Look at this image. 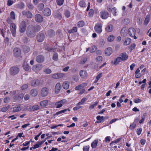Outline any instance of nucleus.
I'll list each match as a JSON object with an SVG mask.
<instances>
[{"label":"nucleus","instance_id":"nucleus-1","mask_svg":"<svg viewBox=\"0 0 151 151\" xmlns=\"http://www.w3.org/2000/svg\"><path fill=\"white\" fill-rule=\"evenodd\" d=\"M26 34L27 36L29 37H34L35 36L36 33L34 30L33 26L29 25L28 27Z\"/></svg>","mask_w":151,"mask_h":151},{"label":"nucleus","instance_id":"nucleus-2","mask_svg":"<svg viewBox=\"0 0 151 151\" xmlns=\"http://www.w3.org/2000/svg\"><path fill=\"white\" fill-rule=\"evenodd\" d=\"M19 31L21 33H23L26 30L27 25L24 20L22 21L19 25Z\"/></svg>","mask_w":151,"mask_h":151},{"label":"nucleus","instance_id":"nucleus-3","mask_svg":"<svg viewBox=\"0 0 151 151\" xmlns=\"http://www.w3.org/2000/svg\"><path fill=\"white\" fill-rule=\"evenodd\" d=\"M14 55L16 57H19L21 55V51L20 49L18 47H16L13 50Z\"/></svg>","mask_w":151,"mask_h":151},{"label":"nucleus","instance_id":"nucleus-4","mask_svg":"<svg viewBox=\"0 0 151 151\" xmlns=\"http://www.w3.org/2000/svg\"><path fill=\"white\" fill-rule=\"evenodd\" d=\"M30 84L32 86L36 87L39 85H41L42 83L40 80L37 79L32 81L30 82Z\"/></svg>","mask_w":151,"mask_h":151},{"label":"nucleus","instance_id":"nucleus-5","mask_svg":"<svg viewBox=\"0 0 151 151\" xmlns=\"http://www.w3.org/2000/svg\"><path fill=\"white\" fill-rule=\"evenodd\" d=\"M23 16L29 18H31L32 17V14L30 12L26 10H24L22 12Z\"/></svg>","mask_w":151,"mask_h":151},{"label":"nucleus","instance_id":"nucleus-6","mask_svg":"<svg viewBox=\"0 0 151 151\" xmlns=\"http://www.w3.org/2000/svg\"><path fill=\"white\" fill-rule=\"evenodd\" d=\"M102 24L100 23L97 24L95 26V30L97 33H100L102 32Z\"/></svg>","mask_w":151,"mask_h":151},{"label":"nucleus","instance_id":"nucleus-7","mask_svg":"<svg viewBox=\"0 0 151 151\" xmlns=\"http://www.w3.org/2000/svg\"><path fill=\"white\" fill-rule=\"evenodd\" d=\"M10 74L13 75H15L19 71V68L16 67H12L10 69Z\"/></svg>","mask_w":151,"mask_h":151},{"label":"nucleus","instance_id":"nucleus-8","mask_svg":"<svg viewBox=\"0 0 151 151\" xmlns=\"http://www.w3.org/2000/svg\"><path fill=\"white\" fill-rule=\"evenodd\" d=\"M136 33V30L133 28L131 27L128 30V33L131 37H134L135 39H137V37L135 35Z\"/></svg>","mask_w":151,"mask_h":151},{"label":"nucleus","instance_id":"nucleus-9","mask_svg":"<svg viewBox=\"0 0 151 151\" xmlns=\"http://www.w3.org/2000/svg\"><path fill=\"white\" fill-rule=\"evenodd\" d=\"M45 38V35L44 34L39 33L37 35V39L39 42H42Z\"/></svg>","mask_w":151,"mask_h":151},{"label":"nucleus","instance_id":"nucleus-10","mask_svg":"<svg viewBox=\"0 0 151 151\" xmlns=\"http://www.w3.org/2000/svg\"><path fill=\"white\" fill-rule=\"evenodd\" d=\"M11 31L13 36L15 37L16 33V26L14 23H11L10 25Z\"/></svg>","mask_w":151,"mask_h":151},{"label":"nucleus","instance_id":"nucleus-11","mask_svg":"<svg viewBox=\"0 0 151 151\" xmlns=\"http://www.w3.org/2000/svg\"><path fill=\"white\" fill-rule=\"evenodd\" d=\"M65 74L61 73H56L53 74L52 75V77L55 79H58L64 77Z\"/></svg>","mask_w":151,"mask_h":151},{"label":"nucleus","instance_id":"nucleus-12","mask_svg":"<svg viewBox=\"0 0 151 151\" xmlns=\"http://www.w3.org/2000/svg\"><path fill=\"white\" fill-rule=\"evenodd\" d=\"M67 101L65 99H63L57 102L55 104L56 106V108H59L65 104Z\"/></svg>","mask_w":151,"mask_h":151},{"label":"nucleus","instance_id":"nucleus-13","mask_svg":"<svg viewBox=\"0 0 151 151\" xmlns=\"http://www.w3.org/2000/svg\"><path fill=\"white\" fill-rule=\"evenodd\" d=\"M35 21L37 22H41L43 21V18L41 14H37L35 16Z\"/></svg>","mask_w":151,"mask_h":151},{"label":"nucleus","instance_id":"nucleus-14","mask_svg":"<svg viewBox=\"0 0 151 151\" xmlns=\"http://www.w3.org/2000/svg\"><path fill=\"white\" fill-rule=\"evenodd\" d=\"M42 68L41 65L38 64L34 65L32 68V70L36 72H39Z\"/></svg>","mask_w":151,"mask_h":151},{"label":"nucleus","instance_id":"nucleus-15","mask_svg":"<svg viewBox=\"0 0 151 151\" xmlns=\"http://www.w3.org/2000/svg\"><path fill=\"white\" fill-rule=\"evenodd\" d=\"M43 14L45 16H49L51 14V11L50 9L47 8H45L43 11Z\"/></svg>","mask_w":151,"mask_h":151},{"label":"nucleus","instance_id":"nucleus-16","mask_svg":"<svg viewBox=\"0 0 151 151\" xmlns=\"http://www.w3.org/2000/svg\"><path fill=\"white\" fill-rule=\"evenodd\" d=\"M108 13L106 11H102L100 13L101 17L104 19H106L108 16Z\"/></svg>","mask_w":151,"mask_h":151},{"label":"nucleus","instance_id":"nucleus-17","mask_svg":"<svg viewBox=\"0 0 151 151\" xmlns=\"http://www.w3.org/2000/svg\"><path fill=\"white\" fill-rule=\"evenodd\" d=\"M22 109V106L20 104L16 105L13 108V111L16 112L20 111Z\"/></svg>","mask_w":151,"mask_h":151},{"label":"nucleus","instance_id":"nucleus-18","mask_svg":"<svg viewBox=\"0 0 151 151\" xmlns=\"http://www.w3.org/2000/svg\"><path fill=\"white\" fill-rule=\"evenodd\" d=\"M48 90L47 88L44 87L41 90V94L42 96H46L48 94Z\"/></svg>","mask_w":151,"mask_h":151},{"label":"nucleus","instance_id":"nucleus-19","mask_svg":"<svg viewBox=\"0 0 151 151\" xmlns=\"http://www.w3.org/2000/svg\"><path fill=\"white\" fill-rule=\"evenodd\" d=\"M87 85V84L86 83H83L78 86L75 88V89L76 90H80L85 87H86Z\"/></svg>","mask_w":151,"mask_h":151},{"label":"nucleus","instance_id":"nucleus-20","mask_svg":"<svg viewBox=\"0 0 151 151\" xmlns=\"http://www.w3.org/2000/svg\"><path fill=\"white\" fill-rule=\"evenodd\" d=\"M61 86V85L60 83L56 84L55 88V92L56 93L58 94L59 92Z\"/></svg>","mask_w":151,"mask_h":151},{"label":"nucleus","instance_id":"nucleus-21","mask_svg":"<svg viewBox=\"0 0 151 151\" xmlns=\"http://www.w3.org/2000/svg\"><path fill=\"white\" fill-rule=\"evenodd\" d=\"M44 60V57L42 55H38L36 58V60L38 63H42L43 62Z\"/></svg>","mask_w":151,"mask_h":151},{"label":"nucleus","instance_id":"nucleus-22","mask_svg":"<svg viewBox=\"0 0 151 151\" xmlns=\"http://www.w3.org/2000/svg\"><path fill=\"white\" fill-rule=\"evenodd\" d=\"M122 58L123 61L124 62L126 61L128 58V56L125 53H122L120 55V56Z\"/></svg>","mask_w":151,"mask_h":151},{"label":"nucleus","instance_id":"nucleus-23","mask_svg":"<svg viewBox=\"0 0 151 151\" xmlns=\"http://www.w3.org/2000/svg\"><path fill=\"white\" fill-rule=\"evenodd\" d=\"M24 95L23 93H21L15 95L14 98V99L20 100L23 98Z\"/></svg>","mask_w":151,"mask_h":151},{"label":"nucleus","instance_id":"nucleus-24","mask_svg":"<svg viewBox=\"0 0 151 151\" xmlns=\"http://www.w3.org/2000/svg\"><path fill=\"white\" fill-rule=\"evenodd\" d=\"M48 104V101L47 100L42 101L40 102V105L42 108H45V107L47 106Z\"/></svg>","mask_w":151,"mask_h":151},{"label":"nucleus","instance_id":"nucleus-25","mask_svg":"<svg viewBox=\"0 0 151 151\" xmlns=\"http://www.w3.org/2000/svg\"><path fill=\"white\" fill-rule=\"evenodd\" d=\"M79 74L81 77L83 78H85L87 76V73L85 70H81L80 71Z\"/></svg>","mask_w":151,"mask_h":151},{"label":"nucleus","instance_id":"nucleus-26","mask_svg":"<svg viewBox=\"0 0 151 151\" xmlns=\"http://www.w3.org/2000/svg\"><path fill=\"white\" fill-rule=\"evenodd\" d=\"M130 20L129 18L122 19L121 20V23L124 25L128 24Z\"/></svg>","mask_w":151,"mask_h":151},{"label":"nucleus","instance_id":"nucleus-27","mask_svg":"<svg viewBox=\"0 0 151 151\" xmlns=\"http://www.w3.org/2000/svg\"><path fill=\"white\" fill-rule=\"evenodd\" d=\"M113 29V26L111 24L108 25L105 28V30L107 32H111Z\"/></svg>","mask_w":151,"mask_h":151},{"label":"nucleus","instance_id":"nucleus-28","mask_svg":"<svg viewBox=\"0 0 151 151\" xmlns=\"http://www.w3.org/2000/svg\"><path fill=\"white\" fill-rule=\"evenodd\" d=\"M105 54L107 56H109L112 52L111 48L108 47L105 50Z\"/></svg>","mask_w":151,"mask_h":151},{"label":"nucleus","instance_id":"nucleus-29","mask_svg":"<svg viewBox=\"0 0 151 151\" xmlns=\"http://www.w3.org/2000/svg\"><path fill=\"white\" fill-rule=\"evenodd\" d=\"M70 83L67 81L64 82L63 84V88L65 89H67L69 87Z\"/></svg>","mask_w":151,"mask_h":151},{"label":"nucleus","instance_id":"nucleus-30","mask_svg":"<svg viewBox=\"0 0 151 151\" xmlns=\"http://www.w3.org/2000/svg\"><path fill=\"white\" fill-rule=\"evenodd\" d=\"M121 35L123 37H125L127 34V29L125 27L123 28L121 30Z\"/></svg>","mask_w":151,"mask_h":151},{"label":"nucleus","instance_id":"nucleus-31","mask_svg":"<svg viewBox=\"0 0 151 151\" xmlns=\"http://www.w3.org/2000/svg\"><path fill=\"white\" fill-rule=\"evenodd\" d=\"M38 94V92L37 90L35 89H32L30 91V94L32 96H36Z\"/></svg>","mask_w":151,"mask_h":151},{"label":"nucleus","instance_id":"nucleus-32","mask_svg":"<svg viewBox=\"0 0 151 151\" xmlns=\"http://www.w3.org/2000/svg\"><path fill=\"white\" fill-rule=\"evenodd\" d=\"M122 61L121 57H118L114 61V64L115 65H117L119 64V63Z\"/></svg>","mask_w":151,"mask_h":151},{"label":"nucleus","instance_id":"nucleus-33","mask_svg":"<svg viewBox=\"0 0 151 151\" xmlns=\"http://www.w3.org/2000/svg\"><path fill=\"white\" fill-rule=\"evenodd\" d=\"M23 66L24 69L25 70L27 71L29 70V67L27 62H24Z\"/></svg>","mask_w":151,"mask_h":151},{"label":"nucleus","instance_id":"nucleus-34","mask_svg":"<svg viewBox=\"0 0 151 151\" xmlns=\"http://www.w3.org/2000/svg\"><path fill=\"white\" fill-rule=\"evenodd\" d=\"M131 40L129 38H127L125 39L124 42V45H129L131 43Z\"/></svg>","mask_w":151,"mask_h":151},{"label":"nucleus","instance_id":"nucleus-35","mask_svg":"<svg viewBox=\"0 0 151 151\" xmlns=\"http://www.w3.org/2000/svg\"><path fill=\"white\" fill-rule=\"evenodd\" d=\"M98 143V140H95L91 144V146L93 148H95L96 147Z\"/></svg>","mask_w":151,"mask_h":151},{"label":"nucleus","instance_id":"nucleus-36","mask_svg":"<svg viewBox=\"0 0 151 151\" xmlns=\"http://www.w3.org/2000/svg\"><path fill=\"white\" fill-rule=\"evenodd\" d=\"M30 50V48L29 47L25 46L23 47V51L25 53H27Z\"/></svg>","mask_w":151,"mask_h":151},{"label":"nucleus","instance_id":"nucleus-37","mask_svg":"<svg viewBox=\"0 0 151 151\" xmlns=\"http://www.w3.org/2000/svg\"><path fill=\"white\" fill-rule=\"evenodd\" d=\"M34 30L35 33L39 31L41 29V26L39 25H36L35 27L33 26Z\"/></svg>","mask_w":151,"mask_h":151},{"label":"nucleus","instance_id":"nucleus-38","mask_svg":"<svg viewBox=\"0 0 151 151\" xmlns=\"http://www.w3.org/2000/svg\"><path fill=\"white\" fill-rule=\"evenodd\" d=\"M70 111V110L69 109H65L60 111L57 112L56 113V115H58L59 114H61L63 113H64L66 112V111Z\"/></svg>","mask_w":151,"mask_h":151},{"label":"nucleus","instance_id":"nucleus-39","mask_svg":"<svg viewBox=\"0 0 151 151\" xmlns=\"http://www.w3.org/2000/svg\"><path fill=\"white\" fill-rule=\"evenodd\" d=\"M150 16L149 15H147L144 21V24L145 25H146L150 21Z\"/></svg>","mask_w":151,"mask_h":151},{"label":"nucleus","instance_id":"nucleus-40","mask_svg":"<svg viewBox=\"0 0 151 151\" xmlns=\"http://www.w3.org/2000/svg\"><path fill=\"white\" fill-rule=\"evenodd\" d=\"M9 108V105H8L7 106L3 107L1 109V111L3 112H5L8 110Z\"/></svg>","mask_w":151,"mask_h":151},{"label":"nucleus","instance_id":"nucleus-41","mask_svg":"<svg viewBox=\"0 0 151 151\" xmlns=\"http://www.w3.org/2000/svg\"><path fill=\"white\" fill-rule=\"evenodd\" d=\"M114 36L113 35H110L107 38L108 41L109 42H112L114 39Z\"/></svg>","mask_w":151,"mask_h":151},{"label":"nucleus","instance_id":"nucleus-42","mask_svg":"<svg viewBox=\"0 0 151 151\" xmlns=\"http://www.w3.org/2000/svg\"><path fill=\"white\" fill-rule=\"evenodd\" d=\"M86 99L85 98H83L81 100V101L79 102L77 104V106H78V105H83V104L86 100Z\"/></svg>","mask_w":151,"mask_h":151},{"label":"nucleus","instance_id":"nucleus-43","mask_svg":"<svg viewBox=\"0 0 151 151\" xmlns=\"http://www.w3.org/2000/svg\"><path fill=\"white\" fill-rule=\"evenodd\" d=\"M46 50L50 52H54L56 50V49L51 47H47L46 48Z\"/></svg>","mask_w":151,"mask_h":151},{"label":"nucleus","instance_id":"nucleus-44","mask_svg":"<svg viewBox=\"0 0 151 151\" xmlns=\"http://www.w3.org/2000/svg\"><path fill=\"white\" fill-rule=\"evenodd\" d=\"M44 7V5L42 3L40 4L38 6V9L39 10H42Z\"/></svg>","mask_w":151,"mask_h":151},{"label":"nucleus","instance_id":"nucleus-45","mask_svg":"<svg viewBox=\"0 0 151 151\" xmlns=\"http://www.w3.org/2000/svg\"><path fill=\"white\" fill-rule=\"evenodd\" d=\"M96 119L97 120L99 121H101V122H102L103 121H104V118L103 116H100L99 115L97 116Z\"/></svg>","mask_w":151,"mask_h":151},{"label":"nucleus","instance_id":"nucleus-46","mask_svg":"<svg viewBox=\"0 0 151 151\" xmlns=\"http://www.w3.org/2000/svg\"><path fill=\"white\" fill-rule=\"evenodd\" d=\"M98 104V102L97 101H96L94 103V104H93L90 105L89 107V109H93L95 106H96Z\"/></svg>","mask_w":151,"mask_h":151},{"label":"nucleus","instance_id":"nucleus-47","mask_svg":"<svg viewBox=\"0 0 151 151\" xmlns=\"http://www.w3.org/2000/svg\"><path fill=\"white\" fill-rule=\"evenodd\" d=\"M84 25V22L83 21H81L78 22V26L79 27H82Z\"/></svg>","mask_w":151,"mask_h":151},{"label":"nucleus","instance_id":"nucleus-48","mask_svg":"<svg viewBox=\"0 0 151 151\" xmlns=\"http://www.w3.org/2000/svg\"><path fill=\"white\" fill-rule=\"evenodd\" d=\"M31 108L32 110L33 111H35L39 109L40 107L38 105H35L32 106Z\"/></svg>","mask_w":151,"mask_h":151},{"label":"nucleus","instance_id":"nucleus-49","mask_svg":"<svg viewBox=\"0 0 151 151\" xmlns=\"http://www.w3.org/2000/svg\"><path fill=\"white\" fill-rule=\"evenodd\" d=\"M44 72L46 74H50L51 73L52 71L49 68H46L44 70Z\"/></svg>","mask_w":151,"mask_h":151},{"label":"nucleus","instance_id":"nucleus-50","mask_svg":"<svg viewBox=\"0 0 151 151\" xmlns=\"http://www.w3.org/2000/svg\"><path fill=\"white\" fill-rule=\"evenodd\" d=\"M79 4L80 6L82 7H85L86 6V4L85 2L83 1H81L80 2Z\"/></svg>","mask_w":151,"mask_h":151},{"label":"nucleus","instance_id":"nucleus-51","mask_svg":"<svg viewBox=\"0 0 151 151\" xmlns=\"http://www.w3.org/2000/svg\"><path fill=\"white\" fill-rule=\"evenodd\" d=\"M10 16L12 19L14 20L15 19V14L14 12L12 11L11 12Z\"/></svg>","mask_w":151,"mask_h":151},{"label":"nucleus","instance_id":"nucleus-52","mask_svg":"<svg viewBox=\"0 0 151 151\" xmlns=\"http://www.w3.org/2000/svg\"><path fill=\"white\" fill-rule=\"evenodd\" d=\"M28 87V85L26 84H24L21 87L22 90H24L26 89Z\"/></svg>","mask_w":151,"mask_h":151},{"label":"nucleus","instance_id":"nucleus-53","mask_svg":"<svg viewBox=\"0 0 151 151\" xmlns=\"http://www.w3.org/2000/svg\"><path fill=\"white\" fill-rule=\"evenodd\" d=\"M64 0H57V3L59 5H61L63 4Z\"/></svg>","mask_w":151,"mask_h":151},{"label":"nucleus","instance_id":"nucleus-54","mask_svg":"<svg viewBox=\"0 0 151 151\" xmlns=\"http://www.w3.org/2000/svg\"><path fill=\"white\" fill-rule=\"evenodd\" d=\"M73 80L76 82H77L78 81V75H74L73 76Z\"/></svg>","mask_w":151,"mask_h":151},{"label":"nucleus","instance_id":"nucleus-55","mask_svg":"<svg viewBox=\"0 0 151 151\" xmlns=\"http://www.w3.org/2000/svg\"><path fill=\"white\" fill-rule=\"evenodd\" d=\"M58 58V54L57 53H54L53 54L52 59L54 60H56Z\"/></svg>","mask_w":151,"mask_h":151},{"label":"nucleus","instance_id":"nucleus-56","mask_svg":"<svg viewBox=\"0 0 151 151\" xmlns=\"http://www.w3.org/2000/svg\"><path fill=\"white\" fill-rule=\"evenodd\" d=\"M96 60L98 62H101L102 60V57L101 56H98L96 58Z\"/></svg>","mask_w":151,"mask_h":151},{"label":"nucleus","instance_id":"nucleus-57","mask_svg":"<svg viewBox=\"0 0 151 151\" xmlns=\"http://www.w3.org/2000/svg\"><path fill=\"white\" fill-rule=\"evenodd\" d=\"M96 50V46H93L92 47V49L90 50L91 53L94 52Z\"/></svg>","mask_w":151,"mask_h":151},{"label":"nucleus","instance_id":"nucleus-58","mask_svg":"<svg viewBox=\"0 0 151 151\" xmlns=\"http://www.w3.org/2000/svg\"><path fill=\"white\" fill-rule=\"evenodd\" d=\"M87 58H85L83 59L81 61L80 63L81 64H84L87 61Z\"/></svg>","mask_w":151,"mask_h":151},{"label":"nucleus","instance_id":"nucleus-59","mask_svg":"<svg viewBox=\"0 0 151 151\" xmlns=\"http://www.w3.org/2000/svg\"><path fill=\"white\" fill-rule=\"evenodd\" d=\"M77 28L76 27H74L73 28L71 29L70 31V33L71 32H76L77 31Z\"/></svg>","mask_w":151,"mask_h":151},{"label":"nucleus","instance_id":"nucleus-60","mask_svg":"<svg viewBox=\"0 0 151 151\" xmlns=\"http://www.w3.org/2000/svg\"><path fill=\"white\" fill-rule=\"evenodd\" d=\"M94 14V11L93 9H91L89 12V15L90 16H92Z\"/></svg>","mask_w":151,"mask_h":151},{"label":"nucleus","instance_id":"nucleus-61","mask_svg":"<svg viewBox=\"0 0 151 151\" xmlns=\"http://www.w3.org/2000/svg\"><path fill=\"white\" fill-rule=\"evenodd\" d=\"M65 15L68 18L70 16V13L68 11H66L65 12Z\"/></svg>","mask_w":151,"mask_h":151},{"label":"nucleus","instance_id":"nucleus-62","mask_svg":"<svg viewBox=\"0 0 151 151\" xmlns=\"http://www.w3.org/2000/svg\"><path fill=\"white\" fill-rule=\"evenodd\" d=\"M13 1L11 0H8L7 2V5L8 6H10L13 3Z\"/></svg>","mask_w":151,"mask_h":151},{"label":"nucleus","instance_id":"nucleus-63","mask_svg":"<svg viewBox=\"0 0 151 151\" xmlns=\"http://www.w3.org/2000/svg\"><path fill=\"white\" fill-rule=\"evenodd\" d=\"M55 17L58 18L59 19H60L62 17L61 14L60 13H56L55 14Z\"/></svg>","mask_w":151,"mask_h":151},{"label":"nucleus","instance_id":"nucleus-64","mask_svg":"<svg viewBox=\"0 0 151 151\" xmlns=\"http://www.w3.org/2000/svg\"><path fill=\"white\" fill-rule=\"evenodd\" d=\"M10 100V99L9 98H6L4 99V103H7L9 102Z\"/></svg>","mask_w":151,"mask_h":151}]
</instances>
